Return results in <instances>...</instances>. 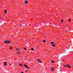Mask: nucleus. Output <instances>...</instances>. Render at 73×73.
Returning <instances> with one entry per match:
<instances>
[{
	"label": "nucleus",
	"mask_w": 73,
	"mask_h": 73,
	"mask_svg": "<svg viewBox=\"0 0 73 73\" xmlns=\"http://www.w3.org/2000/svg\"><path fill=\"white\" fill-rule=\"evenodd\" d=\"M69 64H67L64 66V67H67V66H69Z\"/></svg>",
	"instance_id": "3"
},
{
	"label": "nucleus",
	"mask_w": 73,
	"mask_h": 73,
	"mask_svg": "<svg viewBox=\"0 0 73 73\" xmlns=\"http://www.w3.org/2000/svg\"><path fill=\"white\" fill-rule=\"evenodd\" d=\"M51 44H54V42H51Z\"/></svg>",
	"instance_id": "8"
},
{
	"label": "nucleus",
	"mask_w": 73,
	"mask_h": 73,
	"mask_svg": "<svg viewBox=\"0 0 73 73\" xmlns=\"http://www.w3.org/2000/svg\"><path fill=\"white\" fill-rule=\"evenodd\" d=\"M64 61V60H62V61Z\"/></svg>",
	"instance_id": "22"
},
{
	"label": "nucleus",
	"mask_w": 73,
	"mask_h": 73,
	"mask_svg": "<svg viewBox=\"0 0 73 73\" xmlns=\"http://www.w3.org/2000/svg\"><path fill=\"white\" fill-rule=\"evenodd\" d=\"M4 65H5V66H6V65H7V63L5 62L4 64Z\"/></svg>",
	"instance_id": "6"
},
{
	"label": "nucleus",
	"mask_w": 73,
	"mask_h": 73,
	"mask_svg": "<svg viewBox=\"0 0 73 73\" xmlns=\"http://www.w3.org/2000/svg\"><path fill=\"white\" fill-rule=\"evenodd\" d=\"M68 68H71V67L70 66H67Z\"/></svg>",
	"instance_id": "16"
},
{
	"label": "nucleus",
	"mask_w": 73,
	"mask_h": 73,
	"mask_svg": "<svg viewBox=\"0 0 73 73\" xmlns=\"http://www.w3.org/2000/svg\"><path fill=\"white\" fill-rule=\"evenodd\" d=\"M17 50H19V48H17Z\"/></svg>",
	"instance_id": "21"
},
{
	"label": "nucleus",
	"mask_w": 73,
	"mask_h": 73,
	"mask_svg": "<svg viewBox=\"0 0 73 73\" xmlns=\"http://www.w3.org/2000/svg\"><path fill=\"white\" fill-rule=\"evenodd\" d=\"M52 46L54 47V46H55V45L54 44H53L52 45Z\"/></svg>",
	"instance_id": "12"
},
{
	"label": "nucleus",
	"mask_w": 73,
	"mask_h": 73,
	"mask_svg": "<svg viewBox=\"0 0 73 73\" xmlns=\"http://www.w3.org/2000/svg\"><path fill=\"white\" fill-rule=\"evenodd\" d=\"M38 62H39V63H40L41 62V61L38 59Z\"/></svg>",
	"instance_id": "7"
},
{
	"label": "nucleus",
	"mask_w": 73,
	"mask_h": 73,
	"mask_svg": "<svg viewBox=\"0 0 73 73\" xmlns=\"http://www.w3.org/2000/svg\"><path fill=\"white\" fill-rule=\"evenodd\" d=\"M61 21H62V22H63V20L62 19Z\"/></svg>",
	"instance_id": "20"
},
{
	"label": "nucleus",
	"mask_w": 73,
	"mask_h": 73,
	"mask_svg": "<svg viewBox=\"0 0 73 73\" xmlns=\"http://www.w3.org/2000/svg\"><path fill=\"white\" fill-rule=\"evenodd\" d=\"M43 42H46V40H43Z\"/></svg>",
	"instance_id": "14"
},
{
	"label": "nucleus",
	"mask_w": 73,
	"mask_h": 73,
	"mask_svg": "<svg viewBox=\"0 0 73 73\" xmlns=\"http://www.w3.org/2000/svg\"><path fill=\"white\" fill-rule=\"evenodd\" d=\"M25 4H28V2L26 1H25Z\"/></svg>",
	"instance_id": "5"
},
{
	"label": "nucleus",
	"mask_w": 73,
	"mask_h": 73,
	"mask_svg": "<svg viewBox=\"0 0 73 73\" xmlns=\"http://www.w3.org/2000/svg\"><path fill=\"white\" fill-rule=\"evenodd\" d=\"M68 21L70 22V21H71V20H70V19H68Z\"/></svg>",
	"instance_id": "10"
},
{
	"label": "nucleus",
	"mask_w": 73,
	"mask_h": 73,
	"mask_svg": "<svg viewBox=\"0 0 73 73\" xmlns=\"http://www.w3.org/2000/svg\"><path fill=\"white\" fill-rule=\"evenodd\" d=\"M52 62V63H53V62H54V61H51Z\"/></svg>",
	"instance_id": "18"
},
{
	"label": "nucleus",
	"mask_w": 73,
	"mask_h": 73,
	"mask_svg": "<svg viewBox=\"0 0 73 73\" xmlns=\"http://www.w3.org/2000/svg\"><path fill=\"white\" fill-rule=\"evenodd\" d=\"M44 37H45V36H44Z\"/></svg>",
	"instance_id": "25"
},
{
	"label": "nucleus",
	"mask_w": 73,
	"mask_h": 73,
	"mask_svg": "<svg viewBox=\"0 0 73 73\" xmlns=\"http://www.w3.org/2000/svg\"><path fill=\"white\" fill-rule=\"evenodd\" d=\"M4 42L5 43V44H9V43L11 42V41L9 40H7L4 41Z\"/></svg>",
	"instance_id": "1"
},
{
	"label": "nucleus",
	"mask_w": 73,
	"mask_h": 73,
	"mask_svg": "<svg viewBox=\"0 0 73 73\" xmlns=\"http://www.w3.org/2000/svg\"><path fill=\"white\" fill-rule=\"evenodd\" d=\"M24 66L25 67V68H27V69H29V68L26 65H25V64L24 65Z\"/></svg>",
	"instance_id": "2"
},
{
	"label": "nucleus",
	"mask_w": 73,
	"mask_h": 73,
	"mask_svg": "<svg viewBox=\"0 0 73 73\" xmlns=\"http://www.w3.org/2000/svg\"><path fill=\"white\" fill-rule=\"evenodd\" d=\"M51 72H53V69H54V68H53L52 67H51Z\"/></svg>",
	"instance_id": "4"
},
{
	"label": "nucleus",
	"mask_w": 73,
	"mask_h": 73,
	"mask_svg": "<svg viewBox=\"0 0 73 73\" xmlns=\"http://www.w3.org/2000/svg\"><path fill=\"white\" fill-rule=\"evenodd\" d=\"M21 73H24L23 72H22Z\"/></svg>",
	"instance_id": "24"
},
{
	"label": "nucleus",
	"mask_w": 73,
	"mask_h": 73,
	"mask_svg": "<svg viewBox=\"0 0 73 73\" xmlns=\"http://www.w3.org/2000/svg\"><path fill=\"white\" fill-rule=\"evenodd\" d=\"M7 12V10H6L5 11V13H6Z\"/></svg>",
	"instance_id": "11"
},
{
	"label": "nucleus",
	"mask_w": 73,
	"mask_h": 73,
	"mask_svg": "<svg viewBox=\"0 0 73 73\" xmlns=\"http://www.w3.org/2000/svg\"><path fill=\"white\" fill-rule=\"evenodd\" d=\"M19 65H20V66H23L22 65V64H19Z\"/></svg>",
	"instance_id": "13"
},
{
	"label": "nucleus",
	"mask_w": 73,
	"mask_h": 73,
	"mask_svg": "<svg viewBox=\"0 0 73 73\" xmlns=\"http://www.w3.org/2000/svg\"><path fill=\"white\" fill-rule=\"evenodd\" d=\"M17 54H20V52H17Z\"/></svg>",
	"instance_id": "9"
},
{
	"label": "nucleus",
	"mask_w": 73,
	"mask_h": 73,
	"mask_svg": "<svg viewBox=\"0 0 73 73\" xmlns=\"http://www.w3.org/2000/svg\"><path fill=\"white\" fill-rule=\"evenodd\" d=\"M23 49L24 50H27V48H24Z\"/></svg>",
	"instance_id": "15"
},
{
	"label": "nucleus",
	"mask_w": 73,
	"mask_h": 73,
	"mask_svg": "<svg viewBox=\"0 0 73 73\" xmlns=\"http://www.w3.org/2000/svg\"><path fill=\"white\" fill-rule=\"evenodd\" d=\"M26 72H27V70L26 71Z\"/></svg>",
	"instance_id": "23"
},
{
	"label": "nucleus",
	"mask_w": 73,
	"mask_h": 73,
	"mask_svg": "<svg viewBox=\"0 0 73 73\" xmlns=\"http://www.w3.org/2000/svg\"><path fill=\"white\" fill-rule=\"evenodd\" d=\"M10 49H12V47H10Z\"/></svg>",
	"instance_id": "19"
},
{
	"label": "nucleus",
	"mask_w": 73,
	"mask_h": 73,
	"mask_svg": "<svg viewBox=\"0 0 73 73\" xmlns=\"http://www.w3.org/2000/svg\"><path fill=\"white\" fill-rule=\"evenodd\" d=\"M31 50L32 51L34 49H33V48H32L31 49Z\"/></svg>",
	"instance_id": "17"
}]
</instances>
